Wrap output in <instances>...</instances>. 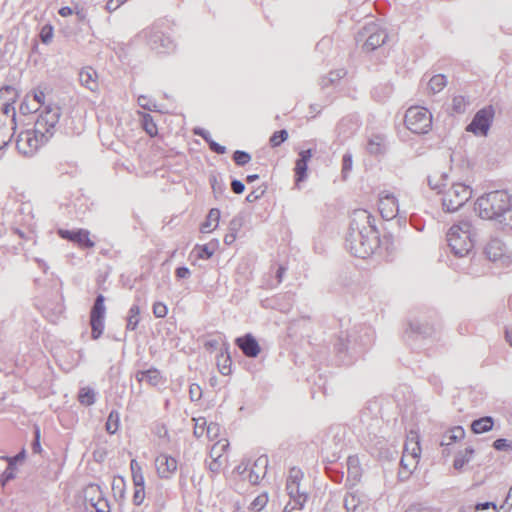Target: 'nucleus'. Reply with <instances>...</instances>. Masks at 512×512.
Listing matches in <instances>:
<instances>
[{"instance_id":"52","label":"nucleus","mask_w":512,"mask_h":512,"mask_svg":"<svg viewBox=\"0 0 512 512\" xmlns=\"http://www.w3.org/2000/svg\"><path fill=\"white\" fill-rule=\"evenodd\" d=\"M190 397L192 399H199L201 397V387L197 384H193L189 389Z\"/></svg>"},{"instance_id":"53","label":"nucleus","mask_w":512,"mask_h":512,"mask_svg":"<svg viewBox=\"0 0 512 512\" xmlns=\"http://www.w3.org/2000/svg\"><path fill=\"white\" fill-rule=\"evenodd\" d=\"M209 147H210V149H212V151L214 153H217V154H225V152H226L225 146L220 145L214 141L209 142Z\"/></svg>"},{"instance_id":"33","label":"nucleus","mask_w":512,"mask_h":512,"mask_svg":"<svg viewBox=\"0 0 512 512\" xmlns=\"http://www.w3.org/2000/svg\"><path fill=\"white\" fill-rule=\"evenodd\" d=\"M78 399L81 404L90 406L95 401V393L89 387L81 388L79 391Z\"/></svg>"},{"instance_id":"11","label":"nucleus","mask_w":512,"mask_h":512,"mask_svg":"<svg viewBox=\"0 0 512 512\" xmlns=\"http://www.w3.org/2000/svg\"><path fill=\"white\" fill-rule=\"evenodd\" d=\"M363 39H365L363 49H365L366 52H372L386 42L387 34L376 23H370L359 33V40L362 41Z\"/></svg>"},{"instance_id":"49","label":"nucleus","mask_w":512,"mask_h":512,"mask_svg":"<svg viewBox=\"0 0 512 512\" xmlns=\"http://www.w3.org/2000/svg\"><path fill=\"white\" fill-rule=\"evenodd\" d=\"M465 435V431L461 427H455L450 431V440L457 441L459 439H463Z\"/></svg>"},{"instance_id":"15","label":"nucleus","mask_w":512,"mask_h":512,"mask_svg":"<svg viewBox=\"0 0 512 512\" xmlns=\"http://www.w3.org/2000/svg\"><path fill=\"white\" fill-rule=\"evenodd\" d=\"M378 209L382 218L392 220L398 213V201L393 194L384 192L379 198Z\"/></svg>"},{"instance_id":"22","label":"nucleus","mask_w":512,"mask_h":512,"mask_svg":"<svg viewBox=\"0 0 512 512\" xmlns=\"http://www.w3.org/2000/svg\"><path fill=\"white\" fill-rule=\"evenodd\" d=\"M136 378L140 383H145L150 386H159L164 384L165 378L161 374L160 370L156 368H150L143 370L136 374Z\"/></svg>"},{"instance_id":"30","label":"nucleus","mask_w":512,"mask_h":512,"mask_svg":"<svg viewBox=\"0 0 512 512\" xmlns=\"http://www.w3.org/2000/svg\"><path fill=\"white\" fill-rule=\"evenodd\" d=\"M447 86V78L444 75L438 74L430 78L428 81V88L431 92L436 93L441 91Z\"/></svg>"},{"instance_id":"35","label":"nucleus","mask_w":512,"mask_h":512,"mask_svg":"<svg viewBox=\"0 0 512 512\" xmlns=\"http://www.w3.org/2000/svg\"><path fill=\"white\" fill-rule=\"evenodd\" d=\"M217 364L221 374L229 375L231 373V360L228 355L220 354L217 357Z\"/></svg>"},{"instance_id":"12","label":"nucleus","mask_w":512,"mask_h":512,"mask_svg":"<svg viewBox=\"0 0 512 512\" xmlns=\"http://www.w3.org/2000/svg\"><path fill=\"white\" fill-rule=\"evenodd\" d=\"M105 314L106 307L104 305V296L98 295L90 313V325L93 339H98L104 331Z\"/></svg>"},{"instance_id":"32","label":"nucleus","mask_w":512,"mask_h":512,"mask_svg":"<svg viewBox=\"0 0 512 512\" xmlns=\"http://www.w3.org/2000/svg\"><path fill=\"white\" fill-rule=\"evenodd\" d=\"M474 454V450L467 448L465 451L459 453L454 461V466L456 469L463 468L467 463L470 462Z\"/></svg>"},{"instance_id":"9","label":"nucleus","mask_w":512,"mask_h":512,"mask_svg":"<svg viewBox=\"0 0 512 512\" xmlns=\"http://www.w3.org/2000/svg\"><path fill=\"white\" fill-rule=\"evenodd\" d=\"M230 443L227 439L216 441L209 452V459L206 462L208 470L213 474H219L228 464L227 452Z\"/></svg>"},{"instance_id":"13","label":"nucleus","mask_w":512,"mask_h":512,"mask_svg":"<svg viewBox=\"0 0 512 512\" xmlns=\"http://www.w3.org/2000/svg\"><path fill=\"white\" fill-rule=\"evenodd\" d=\"M154 468L159 478L170 479L176 474L178 461L172 455L160 453L154 458Z\"/></svg>"},{"instance_id":"50","label":"nucleus","mask_w":512,"mask_h":512,"mask_svg":"<svg viewBox=\"0 0 512 512\" xmlns=\"http://www.w3.org/2000/svg\"><path fill=\"white\" fill-rule=\"evenodd\" d=\"M32 449L34 453H40L42 451L41 445H40V430L37 427L35 429V440L32 445Z\"/></svg>"},{"instance_id":"10","label":"nucleus","mask_w":512,"mask_h":512,"mask_svg":"<svg viewBox=\"0 0 512 512\" xmlns=\"http://www.w3.org/2000/svg\"><path fill=\"white\" fill-rule=\"evenodd\" d=\"M85 507L88 512H110L109 504L99 485L89 484L84 489Z\"/></svg>"},{"instance_id":"48","label":"nucleus","mask_w":512,"mask_h":512,"mask_svg":"<svg viewBox=\"0 0 512 512\" xmlns=\"http://www.w3.org/2000/svg\"><path fill=\"white\" fill-rule=\"evenodd\" d=\"M353 166V160L352 156L349 154L344 155L343 157V164H342V172L346 176L348 171L352 169Z\"/></svg>"},{"instance_id":"41","label":"nucleus","mask_w":512,"mask_h":512,"mask_svg":"<svg viewBox=\"0 0 512 512\" xmlns=\"http://www.w3.org/2000/svg\"><path fill=\"white\" fill-rule=\"evenodd\" d=\"M233 158L236 165L244 166L250 162L251 156L244 151H235Z\"/></svg>"},{"instance_id":"43","label":"nucleus","mask_w":512,"mask_h":512,"mask_svg":"<svg viewBox=\"0 0 512 512\" xmlns=\"http://www.w3.org/2000/svg\"><path fill=\"white\" fill-rule=\"evenodd\" d=\"M493 446L498 451H512V441L506 439H497Z\"/></svg>"},{"instance_id":"37","label":"nucleus","mask_w":512,"mask_h":512,"mask_svg":"<svg viewBox=\"0 0 512 512\" xmlns=\"http://www.w3.org/2000/svg\"><path fill=\"white\" fill-rule=\"evenodd\" d=\"M118 424H119V415L117 412L112 411L109 414V417H108V420L106 423V430L110 434H114L118 429Z\"/></svg>"},{"instance_id":"29","label":"nucleus","mask_w":512,"mask_h":512,"mask_svg":"<svg viewBox=\"0 0 512 512\" xmlns=\"http://www.w3.org/2000/svg\"><path fill=\"white\" fill-rule=\"evenodd\" d=\"M494 421L491 417H483L472 422L471 430L474 433H484L492 430Z\"/></svg>"},{"instance_id":"25","label":"nucleus","mask_w":512,"mask_h":512,"mask_svg":"<svg viewBox=\"0 0 512 512\" xmlns=\"http://www.w3.org/2000/svg\"><path fill=\"white\" fill-rule=\"evenodd\" d=\"M220 211L216 208L211 209L205 220L200 225V231L202 233H210L216 230L220 221Z\"/></svg>"},{"instance_id":"57","label":"nucleus","mask_w":512,"mask_h":512,"mask_svg":"<svg viewBox=\"0 0 512 512\" xmlns=\"http://www.w3.org/2000/svg\"><path fill=\"white\" fill-rule=\"evenodd\" d=\"M73 13V10L68 7V6H65V7H62L60 10H59V14L62 16V17H67V16H70L72 15Z\"/></svg>"},{"instance_id":"16","label":"nucleus","mask_w":512,"mask_h":512,"mask_svg":"<svg viewBox=\"0 0 512 512\" xmlns=\"http://www.w3.org/2000/svg\"><path fill=\"white\" fill-rule=\"evenodd\" d=\"M130 468L133 473L134 482L133 500L135 505H141L145 500V478L142 474L141 467H139L135 461H131Z\"/></svg>"},{"instance_id":"46","label":"nucleus","mask_w":512,"mask_h":512,"mask_svg":"<svg viewBox=\"0 0 512 512\" xmlns=\"http://www.w3.org/2000/svg\"><path fill=\"white\" fill-rule=\"evenodd\" d=\"M32 97V100L40 106H45V94L41 90H34L31 94L27 95V99Z\"/></svg>"},{"instance_id":"28","label":"nucleus","mask_w":512,"mask_h":512,"mask_svg":"<svg viewBox=\"0 0 512 512\" xmlns=\"http://www.w3.org/2000/svg\"><path fill=\"white\" fill-rule=\"evenodd\" d=\"M218 246V241L213 240L208 244L204 245H196L195 251L197 253V258L200 259H208L214 255V252Z\"/></svg>"},{"instance_id":"63","label":"nucleus","mask_w":512,"mask_h":512,"mask_svg":"<svg viewBox=\"0 0 512 512\" xmlns=\"http://www.w3.org/2000/svg\"><path fill=\"white\" fill-rule=\"evenodd\" d=\"M354 463H357V458L356 457H349L348 458V465L351 466Z\"/></svg>"},{"instance_id":"61","label":"nucleus","mask_w":512,"mask_h":512,"mask_svg":"<svg viewBox=\"0 0 512 512\" xmlns=\"http://www.w3.org/2000/svg\"><path fill=\"white\" fill-rule=\"evenodd\" d=\"M258 178V175H248L246 177V180L248 183H252V181L256 180Z\"/></svg>"},{"instance_id":"26","label":"nucleus","mask_w":512,"mask_h":512,"mask_svg":"<svg viewBox=\"0 0 512 512\" xmlns=\"http://www.w3.org/2000/svg\"><path fill=\"white\" fill-rule=\"evenodd\" d=\"M404 453L415 455L420 457L421 446L419 440V434L416 431H410L406 436V443L404 447Z\"/></svg>"},{"instance_id":"58","label":"nucleus","mask_w":512,"mask_h":512,"mask_svg":"<svg viewBox=\"0 0 512 512\" xmlns=\"http://www.w3.org/2000/svg\"><path fill=\"white\" fill-rule=\"evenodd\" d=\"M284 273H285V268L284 267H279V269L277 271V277H278L279 281H281Z\"/></svg>"},{"instance_id":"39","label":"nucleus","mask_w":512,"mask_h":512,"mask_svg":"<svg viewBox=\"0 0 512 512\" xmlns=\"http://www.w3.org/2000/svg\"><path fill=\"white\" fill-rule=\"evenodd\" d=\"M288 133L286 130L276 131L270 138V144L274 147L286 141Z\"/></svg>"},{"instance_id":"40","label":"nucleus","mask_w":512,"mask_h":512,"mask_svg":"<svg viewBox=\"0 0 512 512\" xmlns=\"http://www.w3.org/2000/svg\"><path fill=\"white\" fill-rule=\"evenodd\" d=\"M10 129L6 126H0V151L7 146L11 140Z\"/></svg>"},{"instance_id":"56","label":"nucleus","mask_w":512,"mask_h":512,"mask_svg":"<svg viewBox=\"0 0 512 512\" xmlns=\"http://www.w3.org/2000/svg\"><path fill=\"white\" fill-rule=\"evenodd\" d=\"M175 275L178 278H185L190 275V270L187 267H178L175 270Z\"/></svg>"},{"instance_id":"64","label":"nucleus","mask_w":512,"mask_h":512,"mask_svg":"<svg viewBox=\"0 0 512 512\" xmlns=\"http://www.w3.org/2000/svg\"><path fill=\"white\" fill-rule=\"evenodd\" d=\"M511 334L509 331L506 333V339H508V342H510V344L512 345V340H511Z\"/></svg>"},{"instance_id":"21","label":"nucleus","mask_w":512,"mask_h":512,"mask_svg":"<svg viewBox=\"0 0 512 512\" xmlns=\"http://www.w3.org/2000/svg\"><path fill=\"white\" fill-rule=\"evenodd\" d=\"M25 457H26L25 449H22V451L14 457H8V456L2 457V459L6 460L8 462V467L5 469V471L0 476V481L2 482V485H5L8 481L12 480L15 477V466L18 462L23 461L25 459Z\"/></svg>"},{"instance_id":"19","label":"nucleus","mask_w":512,"mask_h":512,"mask_svg":"<svg viewBox=\"0 0 512 512\" xmlns=\"http://www.w3.org/2000/svg\"><path fill=\"white\" fill-rule=\"evenodd\" d=\"M58 234L61 238L77 243L81 247L91 248L94 246V242L90 239V234L87 230L79 229L76 231H70L60 229Z\"/></svg>"},{"instance_id":"27","label":"nucleus","mask_w":512,"mask_h":512,"mask_svg":"<svg viewBox=\"0 0 512 512\" xmlns=\"http://www.w3.org/2000/svg\"><path fill=\"white\" fill-rule=\"evenodd\" d=\"M419 459L420 457L403 452L400 462V475H403L404 477L410 475L411 472L414 471L417 467Z\"/></svg>"},{"instance_id":"54","label":"nucleus","mask_w":512,"mask_h":512,"mask_svg":"<svg viewBox=\"0 0 512 512\" xmlns=\"http://www.w3.org/2000/svg\"><path fill=\"white\" fill-rule=\"evenodd\" d=\"M231 188L234 193H237L239 195V193H242L245 190V185L242 182H240V180H233Z\"/></svg>"},{"instance_id":"2","label":"nucleus","mask_w":512,"mask_h":512,"mask_svg":"<svg viewBox=\"0 0 512 512\" xmlns=\"http://www.w3.org/2000/svg\"><path fill=\"white\" fill-rule=\"evenodd\" d=\"M475 210L482 219L498 220L512 226V202L507 191H491L477 198Z\"/></svg>"},{"instance_id":"44","label":"nucleus","mask_w":512,"mask_h":512,"mask_svg":"<svg viewBox=\"0 0 512 512\" xmlns=\"http://www.w3.org/2000/svg\"><path fill=\"white\" fill-rule=\"evenodd\" d=\"M153 312L156 318H165L168 309L163 302H155Z\"/></svg>"},{"instance_id":"20","label":"nucleus","mask_w":512,"mask_h":512,"mask_svg":"<svg viewBox=\"0 0 512 512\" xmlns=\"http://www.w3.org/2000/svg\"><path fill=\"white\" fill-rule=\"evenodd\" d=\"M235 344L247 357H257L261 348L252 334H245L235 340Z\"/></svg>"},{"instance_id":"60","label":"nucleus","mask_w":512,"mask_h":512,"mask_svg":"<svg viewBox=\"0 0 512 512\" xmlns=\"http://www.w3.org/2000/svg\"><path fill=\"white\" fill-rule=\"evenodd\" d=\"M506 501L512 505V486L508 490V496H506Z\"/></svg>"},{"instance_id":"34","label":"nucleus","mask_w":512,"mask_h":512,"mask_svg":"<svg viewBox=\"0 0 512 512\" xmlns=\"http://www.w3.org/2000/svg\"><path fill=\"white\" fill-rule=\"evenodd\" d=\"M268 502V495L267 492H263L262 494L258 495L252 502L249 507V509L252 512H260L265 508Z\"/></svg>"},{"instance_id":"45","label":"nucleus","mask_w":512,"mask_h":512,"mask_svg":"<svg viewBox=\"0 0 512 512\" xmlns=\"http://www.w3.org/2000/svg\"><path fill=\"white\" fill-rule=\"evenodd\" d=\"M467 101L463 96H456L453 98V110L455 112H462L466 107Z\"/></svg>"},{"instance_id":"62","label":"nucleus","mask_w":512,"mask_h":512,"mask_svg":"<svg viewBox=\"0 0 512 512\" xmlns=\"http://www.w3.org/2000/svg\"><path fill=\"white\" fill-rule=\"evenodd\" d=\"M492 248H494V245L493 244H490L486 247V253L488 255V257H491L492 256Z\"/></svg>"},{"instance_id":"47","label":"nucleus","mask_w":512,"mask_h":512,"mask_svg":"<svg viewBox=\"0 0 512 512\" xmlns=\"http://www.w3.org/2000/svg\"><path fill=\"white\" fill-rule=\"evenodd\" d=\"M476 512H497V506L493 502H484L476 506Z\"/></svg>"},{"instance_id":"17","label":"nucleus","mask_w":512,"mask_h":512,"mask_svg":"<svg viewBox=\"0 0 512 512\" xmlns=\"http://www.w3.org/2000/svg\"><path fill=\"white\" fill-rule=\"evenodd\" d=\"M194 436L202 437L204 434L209 440H215L220 434V426L217 423H207L204 417L194 418Z\"/></svg>"},{"instance_id":"8","label":"nucleus","mask_w":512,"mask_h":512,"mask_svg":"<svg viewBox=\"0 0 512 512\" xmlns=\"http://www.w3.org/2000/svg\"><path fill=\"white\" fill-rule=\"evenodd\" d=\"M48 141L49 140L44 138V136L36 132V129L33 128L23 131L18 135L16 147L21 154L31 156Z\"/></svg>"},{"instance_id":"24","label":"nucleus","mask_w":512,"mask_h":512,"mask_svg":"<svg viewBox=\"0 0 512 512\" xmlns=\"http://www.w3.org/2000/svg\"><path fill=\"white\" fill-rule=\"evenodd\" d=\"M299 156L295 166L296 185L307 177V164L312 157V152L311 150H304L299 153Z\"/></svg>"},{"instance_id":"23","label":"nucleus","mask_w":512,"mask_h":512,"mask_svg":"<svg viewBox=\"0 0 512 512\" xmlns=\"http://www.w3.org/2000/svg\"><path fill=\"white\" fill-rule=\"evenodd\" d=\"M269 464L267 455H260L254 461V467L249 475L253 483H257L260 479L264 478L267 474V467Z\"/></svg>"},{"instance_id":"55","label":"nucleus","mask_w":512,"mask_h":512,"mask_svg":"<svg viewBox=\"0 0 512 512\" xmlns=\"http://www.w3.org/2000/svg\"><path fill=\"white\" fill-rule=\"evenodd\" d=\"M406 512H433V510L422 505H413L407 508Z\"/></svg>"},{"instance_id":"36","label":"nucleus","mask_w":512,"mask_h":512,"mask_svg":"<svg viewBox=\"0 0 512 512\" xmlns=\"http://www.w3.org/2000/svg\"><path fill=\"white\" fill-rule=\"evenodd\" d=\"M384 143V138L382 135L373 136L368 142V151L373 154H377L381 151V146Z\"/></svg>"},{"instance_id":"42","label":"nucleus","mask_w":512,"mask_h":512,"mask_svg":"<svg viewBox=\"0 0 512 512\" xmlns=\"http://www.w3.org/2000/svg\"><path fill=\"white\" fill-rule=\"evenodd\" d=\"M40 38L44 44L50 43L53 38L52 26H50V25L43 26L41 29V32H40Z\"/></svg>"},{"instance_id":"6","label":"nucleus","mask_w":512,"mask_h":512,"mask_svg":"<svg viewBox=\"0 0 512 512\" xmlns=\"http://www.w3.org/2000/svg\"><path fill=\"white\" fill-rule=\"evenodd\" d=\"M60 116L61 110L58 106L53 104L43 106L34 125L36 132L49 140L56 131Z\"/></svg>"},{"instance_id":"18","label":"nucleus","mask_w":512,"mask_h":512,"mask_svg":"<svg viewBox=\"0 0 512 512\" xmlns=\"http://www.w3.org/2000/svg\"><path fill=\"white\" fill-rule=\"evenodd\" d=\"M80 85L90 92L97 93L100 89L99 76L91 66L82 67L78 73Z\"/></svg>"},{"instance_id":"38","label":"nucleus","mask_w":512,"mask_h":512,"mask_svg":"<svg viewBox=\"0 0 512 512\" xmlns=\"http://www.w3.org/2000/svg\"><path fill=\"white\" fill-rule=\"evenodd\" d=\"M144 131L150 136H155L158 133V129L149 114L144 116Z\"/></svg>"},{"instance_id":"5","label":"nucleus","mask_w":512,"mask_h":512,"mask_svg":"<svg viewBox=\"0 0 512 512\" xmlns=\"http://www.w3.org/2000/svg\"><path fill=\"white\" fill-rule=\"evenodd\" d=\"M473 196V189L461 182L452 183L442 192V206L447 212H455Z\"/></svg>"},{"instance_id":"51","label":"nucleus","mask_w":512,"mask_h":512,"mask_svg":"<svg viewBox=\"0 0 512 512\" xmlns=\"http://www.w3.org/2000/svg\"><path fill=\"white\" fill-rule=\"evenodd\" d=\"M126 0H109L106 4V8L109 12L115 11L122 4L125 3Z\"/></svg>"},{"instance_id":"7","label":"nucleus","mask_w":512,"mask_h":512,"mask_svg":"<svg viewBox=\"0 0 512 512\" xmlns=\"http://www.w3.org/2000/svg\"><path fill=\"white\" fill-rule=\"evenodd\" d=\"M404 121L409 131L425 134L431 130L432 114L427 108L414 106L406 110Z\"/></svg>"},{"instance_id":"1","label":"nucleus","mask_w":512,"mask_h":512,"mask_svg":"<svg viewBox=\"0 0 512 512\" xmlns=\"http://www.w3.org/2000/svg\"><path fill=\"white\" fill-rule=\"evenodd\" d=\"M375 233L372 214L365 209L355 210L347 239L350 252L360 258L371 255L376 246Z\"/></svg>"},{"instance_id":"14","label":"nucleus","mask_w":512,"mask_h":512,"mask_svg":"<svg viewBox=\"0 0 512 512\" xmlns=\"http://www.w3.org/2000/svg\"><path fill=\"white\" fill-rule=\"evenodd\" d=\"M493 117L494 110L492 107L479 110L472 122L467 126V131L486 135Z\"/></svg>"},{"instance_id":"4","label":"nucleus","mask_w":512,"mask_h":512,"mask_svg":"<svg viewBox=\"0 0 512 512\" xmlns=\"http://www.w3.org/2000/svg\"><path fill=\"white\" fill-rule=\"evenodd\" d=\"M304 479L303 470L298 467H291L286 477V491L290 501L286 503L283 512L301 510L307 501V492L300 490V484Z\"/></svg>"},{"instance_id":"31","label":"nucleus","mask_w":512,"mask_h":512,"mask_svg":"<svg viewBox=\"0 0 512 512\" xmlns=\"http://www.w3.org/2000/svg\"><path fill=\"white\" fill-rule=\"evenodd\" d=\"M112 490L115 496L121 499L125 498L126 483L123 476H116L112 482Z\"/></svg>"},{"instance_id":"59","label":"nucleus","mask_w":512,"mask_h":512,"mask_svg":"<svg viewBox=\"0 0 512 512\" xmlns=\"http://www.w3.org/2000/svg\"><path fill=\"white\" fill-rule=\"evenodd\" d=\"M350 499H351L352 502H354L356 500V496L355 495H350V496L346 497L345 502H346V508L347 509H349L348 505H349Z\"/></svg>"},{"instance_id":"3","label":"nucleus","mask_w":512,"mask_h":512,"mask_svg":"<svg viewBox=\"0 0 512 512\" xmlns=\"http://www.w3.org/2000/svg\"><path fill=\"white\" fill-rule=\"evenodd\" d=\"M447 242L456 255H466L474 245L472 224L460 221L450 227L447 232Z\"/></svg>"}]
</instances>
